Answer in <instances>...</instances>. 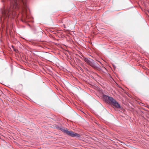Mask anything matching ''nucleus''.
Segmentation results:
<instances>
[{"label": "nucleus", "mask_w": 149, "mask_h": 149, "mask_svg": "<svg viewBox=\"0 0 149 149\" xmlns=\"http://www.w3.org/2000/svg\"><path fill=\"white\" fill-rule=\"evenodd\" d=\"M9 1L10 6L4 8L1 10L2 16L4 18H13L15 13L14 11L20 9L22 12V15L26 19L27 18L28 12L30 10L27 6V0H1L2 2Z\"/></svg>", "instance_id": "f257e3e1"}, {"label": "nucleus", "mask_w": 149, "mask_h": 149, "mask_svg": "<svg viewBox=\"0 0 149 149\" xmlns=\"http://www.w3.org/2000/svg\"><path fill=\"white\" fill-rule=\"evenodd\" d=\"M83 60L95 69L99 70L101 68V66L96 62L90 58L84 57Z\"/></svg>", "instance_id": "f03ea898"}, {"label": "nucleus", "mask_w": 149, "mask_h": 149, "mask_svg": "<svg viewBox=\"0 0 149 149\" xmlns=\"http://www.w3.org/2000/svg\"><path fill=\"white\" fill-rule=\"evenodd\" d=\"M59 129L64 133H65L66 134L70 136L71 137H76L78 138H79L81 137L80 134L74 133L72 131H69L67 129H64L60 127L59 128Z\"/></svg>", "instance_id": "7ed1b4c3"}, {"label": "nucleus", "mask_w": 149, "mask_h": 149, "mask_svg": "<svg viewBox=\"0 0 149 149\" xmlns=\"http://www.w3.org/2000/svg\"><path fill=\"white\" fill-rule=\"evenodd\" d=\"M111 101L110 102L111 104L116 108L119 109L120 108L121 106L120 104L118 103L116 100H114L113 98Z\"/></svg>", "instance_id": "20e7f679"}, {"label": "nucleus", "mask_w": 149, "mask_h": 149, "mask_svg": "<svg viewBox=\"0 0 149 149\" xmlns=\"http://www.w3.org/2000/svg\"><path fill=\"white\" fill-rule=\"evenodd\" d=\"M103 98L106 100L107 101L109 100L110 102L113 100V98L111 97H109L107 95H104L103 96Z\"/></svg>", "instance_id": "39448f33"}, {"label": "nucleus", "mask_w": 149, "mask_h": 149, "mask_svg": "<svg viewBox=\"0 0 149 149\" xmlns=\"http://www.w3.org/2000/svg\"><path fill=\"white\" fill-rule=\"evenodd\" d=\"M12 47L13 49H14V50L15 51H16V50H15V49H14V46H13V45H12Z\"/></svg>", "instance_id": "423d86ee"}, {"label": "nucleus", "mask_w": 149, "mask_h": 149, "mask_svg": "<svg viewBox=\"0 0 149 149\" xmlns=\"http://www.w3.org/2000/svg\"><path fill=\"white\" fill-rule=\"evenodd\" d=\"M100 63H101V64H102L100 62V61H98Z\"/></svg>", "instance_id": "0eeeda50"}]
</instances>
